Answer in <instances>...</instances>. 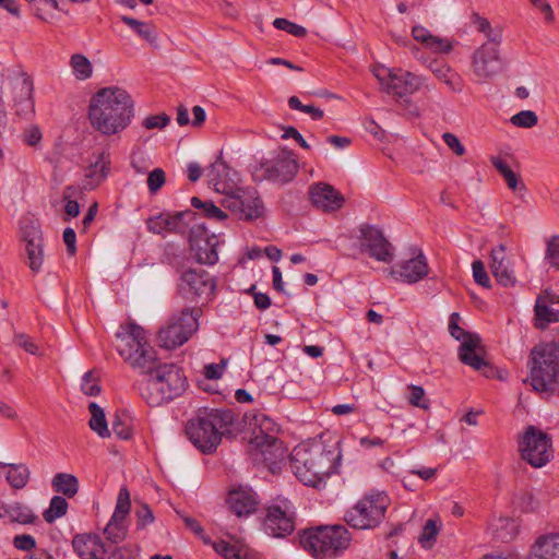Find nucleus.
<instances>
[{
    "label": "nucleus",
    "mask_w": 559,
    "mask_h": 559,
    "mask_svg": "<svg viewBox=\"0 0 559 559\" xmlns=\"http://www.w3.org/2000/svg\"><path fill=\"white\" fill-rule=\"evenodd\" d=\"M123 360L138 373L148 376L141 388V396L152 407L169 403L181 395L188 381L182 370L166 361L157 352H120Z\"/></svg>",
    "instance_id": "f257e3e1"
},
{
    "label": "nucleus",
    "mask_w": 559,
    "mask_h": 559,
    "mask_svg": "<svg viewBox=\"0 0 559 559\" xmlns=\"http://www.w3.org/2000/svg\"><path fill=\"white\" fill-rule=\"evenodd\" d=\"M87 116L91 127L104 136L120 135L134 118V100L122 87L106 86L90 99Z\"/></svg>",
    "instance_id": "f03ea898"
},
{
    "label": "nucleus",
    "mask_w": 559,
    "mask_h": 559,
    "mask_svg": "<svg viewBox=\"0 0 559 559\" xmlns=\"http://www.w3.org/2000/svg\"><path fill=\"white\" fill-rule=\"evenodd\" d=\"M10 106L20 119H31L35 112L33 99V82L21 70H3L0 72V134L14 130L13 119L7 112Z\"/></svg>",
    "instance_id": "7ed1b4c3"
},
{
    "label": "nucleus",
    "mask_w": 559,
    "mask_h": 559,
    "mask_svg": "<svg viewBox=\"0 0 559 559\" xmlns=\"http://www.w3.org/2000/svg\"><path fill=\"white\" fill-rule=\"evenodd\" d=\"M235 423V414L229 409L200 408L188 420L186 435L205 454L213 453L222 441L223 433Z\"/></svg>",
    "instance_id": "20e7f679"
},
{
    "label": "nucleus",
    "mask_w": 559,
    "mask_h": 559,
    "mask_svg": "<svg viewBox=\"0 0 559 559\" xmlns=\"http://www.w3.org/2000/svg\"><path fill=\"white\" fill-rule=\"evenodd\" d=\"M334 453L321 443H301L290 454V466L305 485L316 487L333 472Z\"/></svg>",
    "instance_id": "39448f33"
},
{
    "label": "nucleus",
    "mask_w": 559,
    "mask_h": 559,
    "mask_svg": "<svg viewBox=\"0 0 559 559\" xmlns=\"http://www.w3.org/2000/svg\"><path fill=\"white\" fill-rule=\"evenodd\" d=\"M372 73L383 92L392 96L401 107H404L408 115L418 116V107L409 97L426 84V76L402 68L384 66L373 67Z\"/></svg>",
    "instance_id": "423d86ee"
},
{
    "label": "nucleus",
    "mask_w": 559,
    "mask_h": 559,
    "mask_svg": "<svg viewBox=\"0 0 559 559\" xmlns=\"http://www.w3.org/2000/svg\"><path fill=\"white\" fill-rule=\"evenodd\" d=\"M352 534L344 526L322 525L309 528L300 536V544L316 559H334L350 546Z\"/></svg>",
    "instance_id": "0eeeda50"
},
{
    "label": "nucleus",
    "mask_w": 559,
    "mask_h": 559,
    "mask_svg": "<svg viewBox=\"0 0 559 559\" xmlns=\"http://www.w3.org/2000/svg\"><path fill=\"white\" fill-rule=\"evenodd\" d=\"M390 498L384 492H370L361 497L344 515V521L355 530H374L385 518Z\"/></svg>",
    "instance_id": "6e6552de"
},
{
    "label": "nucleus",
    "mask_w": 559,
    "mask_h": 559,
    "mask_svg": "<svg viewBox=\"0 0 559 559\" xmlns=\"http://www.w3.org/2000/svg\"><path fill=\"white\" fill-rule=\"evenodd\" d=\"M523 380L537 393H554L559 383V352H531Z\"/></svg>",
    "instance_id": "1a4fd4ad"
},
{
    "label": "nucleus",
    "mask_w": 559,
    "mask_h": 559,
    "mask_svg": "<svg viewBox=\"0 0 559 559\" xmlns=\"http://www.w3.org/2000/svg\"><path fill=\"white\" fill-rule=\"evenodd\" d=\"M202 310L199 307L186 309L180 314H174L167 324L157 333V342L164 349L182 346L198 330Z\"/></svg>",
    "instance_id": "9d476101"
},
{
    "label": "nucleus",
    "mask_w": 559,
    "mask_h": 559,
    "mask_svg": "<svg viewBox=\"0 0 559 559\" xmlns=\"http://www.w3.org/2000/svg\"><path fill=\"white\" fill-rule=\"evenodd\" d=\"M503 62L499 44L488 40L477 47L469 57V71L478 84L491 82L502 71Z\"/></svg>",
    "instance_id": "9b49d317"
},
{
    "label": "nucleus",
    "mask_w": 559,
    "mask_h": 559,
    "mask_svg": "<svg viewBox=\"0 0 559 559\" xmlns=\"http://www.w3.org/2000/svg\"><path fill=\"white\" fill-rule=\"evenodd\" d=\"M522 459L535 468L545 466L552 459L551 438L535 426H528L519 443Z\"/></svg>",
    "instance_id": "f8f14e48"
},
{
    "label": "nucleus",
    "mask_w": 559,
    "mask_h": 559,
    "mask_svg": "<svg viewBox=\"0 0 559 559\" xmlns=\"http://www.w3.org/2000/svg\"><path fill=\"white\" fill-rule=\"evenodd\" d=\"M221 203L223 207L245 221L260 218L265 212L263 202L253 188H237L230 195L224 197Z\"/></svg>",
    "instance_id": "ddd939ff"
},
{
    "label": "nucleus",
    "mask_w": 559,
    "mask_h": 559,
    "mask_svg": "<svg viewBox=\"0 0 559 559\" xmlns=\"http://www.w3.org/2000/svg\"><path fill=\"white\" fill-rule=\"evenodd\" d=\"M264 531L273 537H285L295 530V511L287 499H277L267 508L263 523Z\"/></svg>",
    "instance_id": "4468645a"
},
{
    "label": "nucleus",
    "mask_w": 559,
    "mask_h": 559,
    "mask_svg": "<svg viewBox=\"0 0 559 559\" xmlns=\"http://www.w3.org/2000/svg\"><path fill=\"white\" fill-rule=\"evenodd\" d=\"M197 214L190 210L176 213H160L146 221L148 231L157 235L167 233L185 234L195 224Z\"/></svg>",
    "instance_id": "2eb2a0df"
},
{
    "label": "nucleus",
    "mask_w": 559,
    "mask_h": 559,
    "mask_svg": "<svg viewBox=\"0 0 559 559\" xmlns=\"http://www.w3.org/2000/svg\"><path fill=\"white\" fill-rule=\"evenodd\" d=\"M189 243L190 250L198 262L214 264L218 260V237L214 234H209L207 230L197 222L189 231Z\"/></svg>",
    "instance_id": "dca6fc26"
},
{
    "label": "nucleus",
    "mask_w": 559,
    "mask_h": 559,
    "mask_svg": "<svg viewBox=\"0 0 559 559\" xmlns=\"http://www.w3.org/2000/svg\"><path fill=\"white\" fill-rule=\"evenodd\" d=\"M110 170V153L106 150L93 152L83 166L82 188L87 191L98 188L108 178Z\"/></svg>",
    "instance_id": "f3484780"
},
{
    "label": "nucleus",
    "mask_w": 559,
    "mask_h": 559,
    "mask_svg": "<svg viewBox=\"0 0 559 559\" xmlns=\"http://www.w3.org/2000/svg\"><path fill=\"white\" fill-rule=\"evenodd\" d=\"M181 292L189 298L210 300L215 295V278L202 269L187 270L181 276Z\"/></svg>",
    "instance_id": "a211bd4d"
},
{
    "label": "nucleus",
    "mask_w": 559,
    "mask_h": 559,
    "mask_svg": "<svg viewBox=\"0 0 559 559\" xmlns=\"http://www.w3.org/2000/svg\"><path fill=\"white\" fill-rule=\"evenodd\" d=\"M25 243V263L33 274L43 272L45 264L44 238L40 228L34 224L26 226L22 235Z\"/></svg>",
    "instance_id": "6ab92c4d"
},
{
    "label": "nucleus",
    "mask_w": 559,
    "mask_h": 559,
    "mask_svg": "<svg viewBox=\"0 0 559 559\" xmlns=\"http://www.w3.org/2000/svg\"><path fill=\"white\" fill-rule=\"evenodd\" d=\"M359 241L361 251L368 253L371 258L385 263L393 260L392 246L380 229L372 226H362Z\"/></svg>",
    "instance_id": "aec40b11"
},
{
    "label": "nucleus",
    "mask_w": 559,
    "mask_h": 559,
    "mask_svg": "<svg viewBox=\"0 0 559 559\" xmlns=\"http://www.w3.org/2000/svg\"><path fill=\"white\" fill-rule=\"evenodd\" d=\"M251 445L273 474L281 471L287 452L282 441L276 437H253Z\"/></svg>",
    "instance_id": "412c9836"
},
{
    "label": "nucleus",
    "mask_w": 559,
    "mask_h": 559,
    "mask_svg": "<svg viewBox=\"0 0 559 559\" xmlns=\"http://www.w3.org/2000/svg\"><path fill=\"white\" fill-rule=\"evenodd\" d=\"M311 204L324 213L340 211L345 204L344 195L333 186L325 182H317L309 187Z\"/></svg>",
    "instance_id": "4be33fe9"
},
{
    "label": "nucleus",
    "mask_w": 559,
    "mask_h": 559,
    "mask_svg": "<svg viewBox=\"0 0 559 559\" xmlns=\"http://www.w3.org/2000/svg\"><path fill=\"white\" fill-rule=\"evenodd\" d=\"M428 264L425 255L421 252L416 253L414 257L401 261L389 271V275L395 280L414 284L428 275Z\"/></svg>",
    "instance_id": "5701e85b"
},
{
    "label": "nucleus",
    "mask_w": 559,
    "mask_h": 559,
    "mask_svg": "<svg viewBox=\"0 0 559 559\" xmlns=\"http://www.w3.org/2000/svg\"><path fill=\"white\" fill-rule=\"evenodd\" d=\"M262 170L266 179L287 182L297 174L298 164L292 153L282 152L273 159L263 163Z\"/></svg>",
    "instance_id": "b1692460"
},
{
    "label": "nucleus",
    "mask_w": 559,
    "mask_h": 559,
    "mask_svg": "<svg viewBox=\"0 0 559 559\" xmlns=\"http://www.w3.org/2000/svg\"><path fill=\"white\" fill-rule=\"evenodd\" d=\"M206 178L209 185L218 193L230 195L237 189L238 175L230 169L223 160L217 159L214 162L207 174Z\"/></svg>",
    "instance_id": "393cba45"
},
{
    "label": "nucleus",
    "mask_w": 559,
    "mask_h": 559,
    "mask_svg": "<svg viewBox=\"0 0 559 559\" xmlns=\"http://www.w3.org/2000/svg\"><path fill=\"white\" fill-rule=\"evenodd\" d=\"M426 68L435 79L443 84L450 92L456 94L463 92L465 87L464 79L448 62L433 59L426 63Z\"/></svg>",
    "instance_id": "a878e982"
},
{
    "label": "nucleus",
    "mask_w": 559,
    "mask_h": 559,
    "mask_svg": "<svg viewBox=\"0 0 559 559\" xmlns=\"http://www.w3.org/2000/svg\"><path fill=\"white\" fill-rule=\"evenodd\" d=\"M412 37L416 43L421 45L424 49L432 53L448 55L454 48V44L451 39L435 35L421 25H414L412 27Z\"/></svg>",
    "instance_id": "bb28decb"
},
{
    "label": "nucleus",
    "mask_w": 559,
    "mask_h": 559,
    "mask_svg": "<svg viewBox=\"0 0 559 559\" xmlns=\"http://www.w3.org/2000/svg\"><path fill=\"white\" fill-rule=\"evenodd\" d=\"M116 337L129 348L143 349L150 346V340L144 329L132 321L121 324Z\"/></svg>",
    "instance_id": "cd10ccee"
},
{
    "label": "nucleus",
    "mask_w": 559,
    "mask_h": 559,
    "mask_svg": "<svg viewBox=\"0 0 559 559\" xmlns=\"http://www.w3.org/2000/svg\"><path fill=\"white\" fill-rule=\"evenodd\" d=\"M490 270L499 284L504 287L515 285V276L509 270L508 261L506 260V248L500 245L491 250Z\"/></svg>",
    "instance_id": "c85d7f7f"
},
{
    "label": "nucleus",
    "mask_w": 559,
    "mask_h": 559,
    "mask_svg": "<svg viewBox=\"0 0 559 559\" xmlns=\"http://www.w3.org/2000/svg\"><path fill=\"white\" fill-rule=\"evenodd\" d=\"M227 502L237 516L249 515L255 510L257 497L251 489L239 488L229 492Z\"/></svg>",
    "instance_id": "c756f323"
},
{
    "label": "nucleus",
    "mask_w": 559,
    "mask_h": 559,
    "mask_svg": "<svg viewBox=\"0 0 559 559\" xmlns=\"http://www.w3.org/2000/svg\"><path fill=\"white\" fill-rule=\"evenodd\" d=\"M461 317L459 313L454 312L450 316L449 320V331L450 334L457 341L461 342L459 349H477L483 346L481 340L477 334H473L466 332L462 326H460Z\"/></svg>",
    "instance_id": "7c9ffc66"
},
{
    "label": "nucleus",
    "mask_w": 559,
    "mask_h": 559,
    "mask_svg": "<svg viewBox=\"0 0 559 559\" xmlns=\"http://www.w3.org/2000/svg\"><path fill=\"white\" fill-rule=\"evenodd\" d=\"M532 559H559V534L543 535L532 546Z\"/></svg>",
    "instance_id": "2f4dec72"
},
{
    "label": "nucleus",
    "mask_w": 559,
    "mask_h": 559,
    "mask_svg": "<svg viewBox=\"0 0 559 559\" xmlns=\"http://www.w3.org/2000/svg\"><path fill=\"white\" fill-rule=\"evenodd\" d=\"M120 21L127 25L140 39L155 44L158 35L155 25L148 21H141L128 15H121Z\"/></svg>",
    "instance_id": "473e14b6"
},
{
    "label": "nucleus",
    "mask_w": 559,
    "mask_h": 559,
    "mask_svg": "<svg viewBox=\"0 0 559 559\" xmlns=\"http://www.w3.org/2000/svg\"><path fill=\"white\" fill-rule=\"evenodd\" d=\"M72 546L81 559H97V554L103 548L99 538L92 535H76Z\"/></svg>",
    "instance_id": "72a5a7b5"
},
{
    "label": "nucleus",
    "mask_w": 559,
    "mask_h": 559,
    "mask_svg": "<svg viewBox=\"0 0 559 559\" xmlns=\"http://www.w3.org/2000/svg\"><path fill=\"white\" fill-rule=\"evenodd\" d=\"M485 352H460L459 359L480 371L487 378H493L497 369L485 358Z\"/></svg>",
    "instance_id": "f704fd0d"
},
{
    "label": "nucleus",
    "mask_w": 559,
    "mask_h": 559,
    "mask_svg": "<svg viewBox=\"0 0 559 559\" xmlns=\"http://www.w3.org/2000/svg\"><path fill=\"white\" fill-rule=\"evenodd\" d=\"M69 68L76 81H87L94 75L92 61L82 52H74L70 56Z\"/></svg>",
    "instance_id": "c9c22d12"
},
{
    "label": "nucleus",
    "mask_w": 559,
    "mask_h": 559,
    "mask_svg": "<svg viewBox=\"0 0 559 559\" xmlns=\"http://www.w3.org/2000/svg\"><path fill=\"white\" fill-rule=\"evenodd\" d=\"M131 509L130 492L127 487L119 490L114 514L108 523L128 528L127 519Z\"/></svg>",
    "instance_id": "e433bc0d"
},
{
    "label": "nucleus",
    "mask_w": 559,
    "mask_h": 559,
    "mask_svg": "<svg viewBox=\"0 0 559 559\" xmlns=\"http://www.w3.org/2000/svg\"><path fill=\"white\" fill-rule=\"evenodd\" d=\"M493 167L501 174L508 188L514 193L522 194L525 191V186L520 176L515 174L508 163L499 157L491 159Z\"/></svg>",
    "instance_id": "4c0bfd02"
},
{
    "label": "nucleus",
    "mask_w": 559,
    "mask_h": 559,
    "mask_svg": "<svg viewBox=\"0 0 559 559\" xmlns=\"http://www.w3.org/2000/svg\"><path fill=\"white\" fill-rule=\"evenodd\" d=\"M559 322V310L550 305L536 300L534 306V326L539 330L546 329L550 323Z\"/></svg>",
    "instance_id": "58836bf2"
},
{
    "label": "nucleus",
    "mask_w": 559,
    "mask_h": 559,
    "mask_svg": "<svg viewBox=\"0 0 559 559\" xmlns=\"http://www.w3.org/2000/svg\"><path fill=\"white\" fill-rule=\"evenodd\" d=\"M52 487L56 492L72 498L78 493L79 480L72 474L58 473L52 478Z\"/></svg>",
    "instance_id": "ea45409f"
},
{
    "label": "nucleus",
    "mask_w": 559,
    "mask_h": 559,
    "mask_svg": "<svg viewBox=\"0 0 559 559\" xmlns=\"http://www.w3.org/2000/svg\"><path fill=\"white\" fill-rule=\"evenodd\" d=\"M88 411L91 413L90 428L95 431L100 438H108L110 431L107 426L105 413L100 406L95 402L88 404Z\"/></svg>",
    "instance_id": "a19ab883"
},
{
    "label": "nucleus",
    "mask_w": 559,
    "mask_h": 559,
    "mask_svg": "<svg viewBox=\"0 0 559 559\" xmlns=\"http://www.w3.org/2000/svg\"><path fill=\"white\" fill-rule=\"evenodd\" d=\"M7 480L15 489H22L29 479V469L24 464H8Z\"/></svg>",
    "instance_id": "79ce46f5"
},
{
    "label": "nucleus",
    "mask_w": 559,
    "mask_h": 559,
    "mask_svg": "<svg viewBox=\"0 0 559 559\" xmlns=\"http://www.w3.org/2000/svg\"><path fill=\"white\" fill-rule=\"evenodd\" d=\"M250 425L253 427L254 437H275L277 425L265 414L259 413L253 415Z\"/></svg>",
    "instance_id": "37998d69"
},
{
    "label": "nucleus",
    "mask_w": 559,
    "mask_h": 559,
    "mask_svg": "<svg viewBox=\"0 0 559 559\" xmlns=\"http://www.w3.org/2000/svg\"><path fill=\"white\" fill-rule=\"evenodd\" d=\"M191 204L194 209L199 210L203 216L210 219L222 222L227 218V214L212 201H202L198 197H193Z\"/></svg>",
    "instance_id": "c03bdc74"
},
{
    "label": "nucleus",
    "mask_w": 559,
    "mask_h": 559,
    "mask_svg": "<svg viewBox=\"0 0 559 559\" xmlns=\"http://www.w3.org/2000/svg\"><path fill=\"white\" fill-rule=\"evenodd\" d=\"M5 514L10 518L11 521L21 524H31L36 519L31 509L21 503L9 504L5 508Z\"/></svg>",
    "instance_id": "a18cd8bd"
},
{
    "label": "nucleus",
    "mask_w": 559,
    "mask_h": 559,
    "mask_svg": "<svg viewBox=\"0 0 559 559\" xmlns=\"http://www.w3.org/2000/svg\"><path fill=\"white\" fill-rule=\"evenodd\" d=\"M246 545L239 540L235 543H228L226 540H218L213 543V548L217 554L223 556L225 559H239V556L243 551Z\"/></svg>",
    "instance_id": "49530a36"
},
{
    "label": "nucleus",
    "mask_w": 559,
    "mask_h": 559,
    "mask_svg": "<svg viewBox=\"0 0 559 559\" xmlns=\"http://www.w3.org/2000/svg\"><path fill=\"white\" fill-rule=\"evenodd\" d=\"M68 510V502L63 497L55 496L50 500L49 508L44 511L43 516L47 523H53L57 519L63 516Z\"/></svg>",
    "instance_id": "de8ad7c7"
},
{
    "label": "nucleus",
    "mask_w": 559,
    "mask_h": 559,
    "mask_svg": "<svg viewBox=\"0 0 559 559\" xmlns=\"http://www.w3.org/2000/svg\"><path fill=\"white\" fill-rule=\"evenodd\" d=\"M439 530L440 527L436 520H427L419 536V543L425 549H430L433 546L436 537L439 534Z\"/></svg>",
    "instance_id": "09e8293b"
},
{
    "label": "nucleus",
    "mask_w": 559,
    "mask_h": 559,
    "mask_svg": "<svg viewBox=\"0 0 559 559\" xmlns=\"http://www.w3.org/2000/svg\"><path fill=\"white\" fill-rule=\"evenodd\" d=\"M545 261L550 267L559 271V235L551 236L546 241Z\"/></svg>",
    "instance_id": "8fccbe9b"
},
{
    "label": "nucleus",
    "mask_w": 559,
    "mask_h": 559,
    "mask_svg": "<svg viewBox=\"0 0 559 559\" xmlns=\"http://www.w3.org/2000/svg\"><path fill=\"white\" fill-rule=\"evenodd\" d=\"M114 433L122 440H128L132 437L131 419L128 416H116L112 420Z\"/></svg>",
    "instance_id": "3c124183"
},
{
    "label": "nucleus",
    "mask_w": 559,
    "mask_h": 559,
    "mask_svg": "<svg viewBox=\"0 0 559 559\" xmlns=\"http://www.w3.org/2000/svg\"><path fill=\"white\" fill-rule=\"evenodd\" d=\"M273 26L277 29L285 31L295 37H306L307 29L298 24H295L286 19L277 17L273 21Z\"/></svg>",
    "instance_id": "603ef678"
},
{
    "label": "nucleus",
    "mask_w": 559,
    "mask_h": 559,
    "mask_svg": "<svg viewBox=\"0 0 559 559\" xmlns=\"http://www.w3.org/2000/svg\"><path fill=\"white\" fill-rule=\"evenodd\" d=\"M499 523L500 525L496 530V534L499 539L508 542L518 533V525L512 519H500Z\"/></svg>",
    "instance_id": "864d4df0"
},
{
    "label": "nucleus",
    "mask_w": 559,
    "mask_h": 559,
    "mask_svg": "<svg viewBox=\"0 0 559 559\" xmlns=\"http://www.w3.org/2000/svg\"><path fill=\"white\" fill-rule=\"evenodd\" d=\"M511 123L518 128H533L536 126L538 119L534 111L522 110L513 115L510 119Z\"/></svg>",
    "instance_id": "5fc2aeb1"
},
{
    "label": "nucleus",
    "mask_w": 559,
    "mask_h": 559,
    "mask_svg": "<svg viewBox=\"0 0 559 559\" xmlns=\"http://www.w3.org/2000/svg\"><path fill=\"white\" fill-rule=\"evenodd\" d=\"M78 188L75 187H67L63 192V200L66 201L64 212L66 215L70 218L76 217L80 213L79 203L75 200H72L78 192Z\"/></svg>",
    "instance_id": "6e6d98bb"
},
{
    "label": "nucleus",
    "mask_w": 559,
    "mask_h": 559,
    "mask_svg": "<svg viewBox=\"0 0 559 559\" xmlns=\"http://www.w3.org/2000/svg\"><path fill=\"white\" fill-rule=\"evenodd\" d=\"M407 390L409 391L408 402L411 405L423 409L429 408V403L425 396L423 386L409 384Z\"/></svg>",
    "instance_id": "4d7b16f0"
},
{
    "label": "nucleus",
    "mask_w": 559,
    "mask_h": 559,
    "mask_svg": "<svg viewBox=\"0 0 559 559\" xmlns=\"http://www.w3.org/2000/svg\"><path fill=\"white\" fill-rule=\"evenodd\" d=\"M228 365L227 358H221L219 362L207 364L203 368V374L209 380H218L223 377V373Z\"/></svg>",
    "instance_id": "13d9d810"
},
{
    "label": "nucleus",
    "mask_w": 559,
    "mask_h": 559,
    "mask_svg": "<svg viewBox=\"0 0 559 559\" xmlns=\"http://www.w3.org/2000/svg\"><path fill=\"white\" fill-rule=\"evenodd\" d=\"M531 5L542 14L546 24L555 23V13L548 0H531Z\"/></svg>",
    "instance_id": "bf43d9fd"
},
{
    "label": "nucleus",
    "mask_w": 559,
    "mask_h": 559,
    "mask_svg": "<svg viewBox=\"0 0 559 559\" xmlns=\"http://www.w3.org/2000/svg\"><path fill=\"white\" fill-rule=\"evenodd\" d=\"M166 182V175L162 168L153 169L147 177V187L152 194H155Z\"/></svg>",
    "instance_id": "052dcab7"
},
{
    "label": "nucleus",
    "mask_w": 559,
    "mask_h": 559,
    "mask_svg": "<svg viewBox=\"0 0 559 559\" xmlns=\"http://www.w3.org/2000/svg\"><path fill=\"white\" fill-rule=\"evenodd\" d=\"M169 121L170 118L166 114L152 115L143 119L142 126L146 130H162L169 123Z\"/></svg>",
    "instance_id": "680f3d73"
},
{
    "label": "nucleus",
    "mask_w": 559,
    "mask_h": 559,
    "mask_svg": "<svg viewBox=\"0 0 559 559\" xmlns=\"http://www.w3.org/2000/svg\"><path fill=\"white\" fill-rule=\"evenodd\" d=\"M135 518H136V526L139 530L145 528L147 525L152 524L155 520L151 508L145 503H142L135 510Z\"/></svg>",
    "instance_id": "e2e57ef3"
},
{
    "label": "nucleus",
    "mask_w": 559,
    "mask_h": 559,
    "mask_svg": "<svg viewBox=\"0 0 559 559\" xmlns=\"http://www.w3.org/2000/svg\"><path fill=\"white\" fill-rule=\"evenodd\" d=\"M442 140L445 143V145L448 146V148L450 151H452V153L454 155H456L459 157L465 155L466 148L462 144L461 140L454 133L444 132L442 134Z\"/></svg>",
    "instance_id": "0e129e2a"
},
{
    "label": "nucleus",
    "mask_w": 559,
    "mask_h": 559,
    "mask_svg": "<svg viewBox=\"0 0 559 559\" xmlns=\"http://www.w3.org/2000/svg\"><path fill=\"white\" fill-rule=\"evenodd\" d=\"M81 388H82L83 393L86 395L95 396V395L99 394L100 386H99L97 379L94 376L93 371H87L83 376Z\"/></svg>",
    "instance_id": "69168bd1"
},
{
    "label": "nucleus",
    "mask_w": 559,
    "mask_h": 559,
    "mask_svg": "<svg viewBox=\"0 0 559 559\" xmlns=\"http://www.w3.org/2000/svg\"><path fill=\"white\" fill-rule=\"evenodd\" d=\"M128 528L121 525H115L108 523L104 530L106 538L111 543L118 544L122 542L127 536Z\"/></svg>",
    "instance_id": "338daca9"
},
{
    "label": "nucleus",
    "mask_w": 559,
    "mask_h": 559,
    "mask_svg": "<svg viewBox=\"0 0 559 559\" xmlns=\"http://www.w3.org/2000/svg\"><path fill=\"white\" fill-rule=\"evenodd\" d=\"M473 277L477 284L483 287H490V278L485 270V265L481 261H474L472 264Z\"/></svg>",
    "instance_id": "774afa93"
}]
</instances>
